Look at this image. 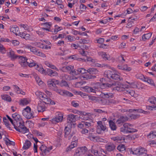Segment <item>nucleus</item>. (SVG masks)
Wrapping results in <instances>:
<instances>
[{
  "label": "nucleus",
  "mask_w": 156,
  "mask_h": 156,
  "mask_svg": "<svg viewBox=\"0 0 156 156\" xmlns=\"http://www.w3.org/2000/svg\"><path fill=\"white\" fill-rule=\"evenodd\" d=\"M44 64L46 66L52 69L58 71H59V69L56 67L55 66L52 64L50 62L46 61L44 62Z\"/></svg>",
  "instance_id": "25"
},
{
  "label": "nucleus",
  "mask_w": 156,
  "mask_h": 156,
  "mask_svg": "<svg viewBox=\"0 0 156 156\" xmlns=\"http://www.w3.org/2000/svg\"><path fill=\"white\" fill-rule=\"evenodd\" d=\"M87 73L90 74H98V71L96 69L94 68H90L87 70Z\"/></svg>",
  "instance_id": "33"
},
{
  "label": "nucleus",
  "mask_w": 156,
  "mask_h": 156,
  "mask_svg": "<svg viewBox=\"0 0 156 156\" xmlns=\"http://www.w3.org/2000/svg\"><path fill=\"white\" fill-rule=\"evenodd\" d=\"M136 111L137 112L141 113H144V114H148L149 113V112L145 111L144 110H143L141 109H131V110H129V111L130 112H132V111Z\"/></svg>",
  "instance_id": "38"
},
{
  "label": "nucleus",
  "mask_w": 156,
  "mask_h": 156,
  "mask_svg": "<svg viewBox=\"0 0 156 156\" xmlns=\"http://www.w3.org/2000/svg\"><path fill=\"white\" fill-rule=\"evenodd\" d=\"M87 149L86 147H78L74 156H82L87 152Z\"/></svg>",
  "instance_id": "8"
},
{
  "label": "nucleus",
  "mask_w": 156,
  "mask_h": 156,
  "mask_svg": "<svg viewBox=\"0 0 156 156\" xmlns=\"http://www.w3.org/2000/svg\"><path fill=\"white\" fill-rule=\"evenodd\" d=\"M34 114V112L31 111V108L28 106L24 108L22 111L23 115L28 119L33 118Z\"/></svg>",
  "instance_id": "6"
},
{
  "label": "nucleus",
  "mask_w": 156,
  "mask_h": 156,
  "mask_svg": "<svg viewBox=\"0 0 156 156\" xmlns=\"http://www.w3.org/2000/svg\"><path fill=\"white\" fill-rule=\"evenodd\" d=\"M87 57L86 59H83V60H84V62H86L87 61L88 62H92V63H94L95 62V60L94 59H92V58L90 57H88L87 56H86Z\"/></svg>",
  "instance_id": "60"
},
{
  "label": "nucleus",
  "mask_w": 156,
  "mask_h": 156,
  "mask_svg": "<svg viewBox=\"0 0 156 156\" xmlns=\"http://www.w3.org/2000/svg\"><path fill=\"white\" fill-rule=\"evenodd\" d=\"M13 125L14 128L18 131L25 133L28 132V130L25 126L24 123L20 115L17 113L12 115Z\"/></svg>",
  "instance_id": "1"
},
{
  "label": "nucleus",
  "mask_w": 156,
  "mask_h": 156,
  "mask_svg": "<svg viewBox=\"0 0 156 156\" xmlns=\"http://www.w3.org/2000/svg\"><path fill=\"white\" fill-rule=\"evenodd\" d=\"M7 55L11 59H14L16 58L14 51L10 48L9 49L8 51L7 52Z\"/></svg>",
  "instance_id": "24"
},
{
  "label": "nucleus",
  "mask_w": 156,
  "mask_h": 156,
  "mask_svg": "<svg viewBox=\"0 0 156 156\" xmlns=\"http://www.w3.org/2000/svg\"><path fill=\"white\" fill-rule=\"evenodd\" d=\"M152 33H149L144 34L142 37V40L145 41L147 39H148L151 36Z\"/></svg>",
  "instance_id": "43"
},
{
  "label": "nucleus",
  "mask_w": 156,
  "mask_h": 156,
  "mask_svg": "<svg viewBox=\"0 0 156 156\" xmlns=\"http://www.w3.org/2000/svg\"><path fill=\"white\" fill-rule=\"evenodd\" d=\"M149 138H154L156 137V131H151L147 136Z\"/></svg>",
  "instance_id": "53"
},
{
  "label": "nucleus",
  "mask_w": 156,
  "mask_h": 156,
  "mask_svg": "<svg viewBox=\"0 0 156 156\" xmlns=\"http://www.w3.org/2000/svg\"><path fill=\"white\" fill-rule=\"evenodd\" d=\"M48 75L51 77H56L58 76V73L56 71L50 69H47V70H45L44 75Z\"/></svg>",
  "instance_id": "13"
},
{
  "label": "nucleus",
  "mask_w": 156,
  "mask_h": 156,
  "mask_svg": "<svg viewBox=\"0 0 156 156\" xmlns=\"http://www.w3.org/2000/svg\"><path fill=\"white\" fill-rule=\"evenodd\" d=\"M63 117V114L59 112H56L55 115L52 119V122L53 123L59 122L62 121Z\"/></svg>",
  "instance_id": "7"
},
{
  "label": "nucleus",
  "mask_w": 156,
  "mask_h": 156,
  "mask_svg": "<svg viewBox=\"0 0 156 156\" xmlns=\"http://www.w3.org/2000/svg\"><path fill=\"white\" fill-rule=\"evenodd\" d=\"M64 132L65 133V136L66 137L68 136L69 134L71 133V129L68 126H66L65 128Z\"/></svg>",
  "instance_id": "44"
},
{
  "label": "nucleus",
  "mask_w": 156,
  "mask_h": 156,
  "mask_svg": "<svg viewBox=\"0 0 156 156\" xmlns=\"http://www.w3.org/2000/svg\"><path fill=\"white\" fill-rule=\"evenodd\" d=\"M30 51L32 52L34 54L37 55L38 56H41L44 57L45 56V55L41 52L38 51L36 48L34 47H32Z\"/></svg>",
  "instance_id": "18"
},
{
  "label": "nucleus",
  "mask_w": 156,
  "mask_h": 156,
  "mask_svg": "<svg viewBox=\"0 0 156 156\" xmlns=\"http://www.w3.org/2000/svg\"><path fill=\"white\" fill-rule=\"evenodd\" d=\"M88 97L89 100H92L95 102L98 103L99 98L92 96H88Z\"/></svg>",
  "instance_id": "46"
},
{
  "label": "nucleus",
  "mask_w": 156,
  "mask_h": 156,
  "mask_svg": "<svg viewBox=\"0 0 156 156\" xmlns=\"http://www.w3.org/2000/svg\"><path fill=\"white\" fill-rule=\"evenodd\" d=\"M128 119L126 116H121L116 120V122L118 124H121L127 121Z\"/></svg>",
  "instance_id": "23"
},
{
  "label": "nucleus",
  "mask_w": 156,
  "mask_h": 156,
  "mask_svg": "<svg viewBox=\"0 0 156 156\" xmlns=\"http://www.w3.org/2000/svg\"><path fill=\"white\" fill-rule=\"evenodd\" d=\"M123 126L126 129L128 133H131L136 132V129L132 128L133 126L132 125L126 123L123 125Z\"/></svg>",
  "instance_id": "17"
},
{
  "label": "nucleus",
  "mask_w": 156,
  "mask_h": 156,
  "mask_svg": "<svg viewBox=\"0 0 156 156\" xmlns=\"http://www.w3.org/2000/svg\"><path fill=\"white\" fill-rule=\"evenodd\" d=\"M77 146V141L76 140L74 141H72L71 142V144L66 148V151H70L72 149L76 147Z\"/></svg>",
  "instance_id": "27"
},
{
  "label": "nucleus",
  "mask_w": 156,
  "mask_h": 156,
  "mask_svg": "<svg viewBox=\"0 0 156 156\" xmlns=\"http://www.w3.org/2000/svg\"><path fill=\"white\" fill-rule=\"evenodd\" d=\"M126 82L129 84V86L130 87L133 88H136V85L133 81L130 82H128L126 81Z\"/></svg>",
  "instance_id": "59"
},
{
  "label": "nucleus",
  "mask_w": 156,
  "mask_h": 156,
  "mask_svg": "<svg viewBox=\"0 0 156 156\" xmlns=\"http://www.w3.org/2000/svg\"><path fill=\"white\" fill-rule=\"evenodd\" d=\"M78 50L80 54L83 56H87L88 54V52L85 51L84 49H82L81 48L78 49Z\"/></svg>",
  "instance_id": "48"
},
{
  "label": "nucleus",
  "mask_w": 156,
  "mask_h": 156,
  "mask_svg": "<svg viewBox=\"0 0 156 156\" xmlns=\"http://www.w3.org/2000/svg\"><path fill=\"white\" fill-rule=\"evenodd\" d=\"M77 71L79 73L81 74H84L87 73V70L83 68H80L77 69Z\"/></svg>",
  "instance_id": "56"
},
{
  "label": "nucleus",
  "mask_w": 156,
  "mask_h": 156,
  "mask_svg": "<svg viewBox=\"0 0 156 156\" xmlns=\"http://www.w3.org/2000/svg\"><path fill=\"white\" fill-rule=\"evenodd\" d=\"M98 147H99L96 145H94L91 146V152L93 153L94 155H97L98 154V151L97 149Z\"/></svg>",
  "instance_id": "31"
},
{
  "label": "nucleus",
  "mask_w": 156,
  "mask_h": 156,
  "mask_svg": "<svg viewBox=\"0 0 156 156\" xmlns=\"http://www.w3.org/2000/svg\"><path fill=\"white\" fill-rule=\"evenodd\" d=\"M99 55L101 56L102 58L105 60H108L109 61H111L113 62L115 61V58L113 57L110 56L108 54H107L106 52H100L98 53Z\"/></svg>",
  "instance_id": "11"
},
{
  "label": "nucleus",
  "mask_w": 156,
  "mask_h": 156,
  "mask_svg": "<svg viewBox=\"0 0 156 156\" xmlns=\"http://www.w3.org/2000/svg\"><path fill=\"white\" fill-rule=\"evenodd\" d=\"M19 28L16 26H12L10 27V30L11 32L17 34V33L18 32Z\"/></svg>",
  "instance_id": "36"
},
{
  "label": "nucleus",
  "mask_w": 156,
  "mask_h": 156,
  "mask_svg": "<svg viewBox=\"0 0 156 156\" xmlns=\"http://www.w3.org/2000/svg\"><path fill=\"white\" fill-rule=\"evenodd\" d=\"M52 149V147H47L43 145H41L40 147V149L41 151V154L43 156H45Z\"/></svg>",
  "instance_id": "10"
},
{
  "label": "nucleus",
  "mask_w": 156,
  "mask_h": 156,
  "mask_svg": "<svg viewBox=\"0 0 156 156\" xmlns=\"http://www.w3.org/2000/svg\"><path fill=\"white\" fill-rule=\"evenodd\" d=\"M27 59L26 57L23 56H20L19 57V62L21 66L24 67L27 65Z\"/></svg>",
  "instance_id": "14"
},
{
  "label": "nucleus",
  "mask_w": 156,
  "mask_h": 156,
  "mask_svg": "<svg viewBox=\"0 0 156 156\" xmlns=\"http://www.w3.org/2000/svg\"><path fill=\"white\" fill-rule=\"evenodd\" d=\"M148 101L151 104H156V98L152 96L149 98Z\"/></svg>",
  "instance_id": "50"
},
{
  "label": "nucleus",
  "mask_w": 156,
  "mask_h": 156,
  "mask_svg": "<svg viewBox=\"0 0 156 156\" xmlns=\"http://www.w3.org/2000/svg\"><path fill=\"white\" fill-rule=\"evenodd\" d=\"M30 101L26 98H24L20 100V105H27L28 104Z\"/></svg>",
  "instance_id": "40"
},
{
  "label": "nucleus",
  "mask_w": 156,
  "mask_h": 156,
  "mask_svg": "<svg viewBox=\"0 0 156 156\" xmlns=\"http://www.w3.org/2000/svg\"><path fill=\"white\" fill-rule=\"evenodd\" d=\"M27 65L30 67H31L34 66H36L37 64L36 62L31 59H29L27 61Z\"/></svg>",
  "instance_id": "34"
},
{
  "label": "nucleus",
  "mask_w": 156,
  "mask_h": 156,
  "mask_svg": "<svg viewBox=\"0 0 156 156\" xmlns=\"http://www.w3.org/2000/svg\"><path fill=\"white\" fill-rule=\"evenodd\" d=\"M74 66L72 65L67 66L60 68L59 69L63 72H70L71 70L73 69Z\"/></svg>",
  "instance_id": "22"
},
{
  "label": "nucleus",
  "mask_w": 156,
  "mask_h": 156,
  "mask_svg": "<svg viewBox=\"0 0 156 156\" xmlns=\"http://www.w3.org/2000/svg\"><path fill=\"white\" fill-rule=\"evenodd\" d=\"M35 68L36 69L39 71V72L40 73H41L44 75V73H45L46 70L43 68L42 66H39L37 64Z\"/></svg>",
  "instance_id": "30"
},
{
  "label": "nucleus",
  "mask_w": 156,
  "mask_h": 156,
  "mask_svg": "<svg viewBox=\"0 0 156 156\" xmlns=\"http://www.w3.org/2000/svg\"><path fill=\"white\" fill-rule=\"evenodd\" d=\"M111 139L112 140L116 142L120 143L125 142V139L120 136L112 137Z\"/></svg>",
  "instance_id": "20"
},
{
  "label": "nucleus",
  "mask_w": 156,
  "mask_h": 156,
  "mask_svg": "<svg viewBox=\"0 0 156 156\" xmlns=\"http://www.w3.org/2000/svg\"><path fill=\"white\" fill-rule=\"evenodd\" d=\"M103 85L107 87H111L113 90H117L119 91H124L125 89L121 87L119 83H104Z\"/></svg>",
  "instance_id": "3"
},
{
  "label": "nucleus",
  "mask_w": 156,
  "mask_h": 156,
  "mask_svg": "<svg viewBox=\"0 0 156 156\" xmlns=\"http://www.w3.org/2000/svg\"><path fill=\"white\" fill-rule=\"evenodd\" d=\"M100 97L103 98L100 99L99 98L98 103L103 105H108V99L105 98H112L113 97V95L110 93H104L101 92L100 95Z\"/></svg>",
  "instance_id": "2"
},
{
  "label": "nucleus",
  "mask_w": 156,
  "mask_h": 156,
  "mask_svg": "<svg viewBox=\"0 0 156 156\" xmlns=\"http://www.w3.org/2000/svg\"><path fill=\"white\" fill-rule=\"evenodd\" d=\"M36 95L40 99H42V98L45 97V94L41 92L40 91H37L35 92Z\"/></svg>",
  "instance_id": "35"
},
{
  "label": "nucleus",
  "mask_w": 156,
  "mask_h": 156,
  "mask_svg": "<svg viewBox=\"0 0 156 156\" xmlns=\"http://www.w3.org/2000/svg\"><path fill=\"white\" fill-rule=\"evenodd\" d=\"M53 90L61 95H67L70 97L72 96L73 94L70 92L65 90H62L58 89L56 86L52 89Z\"/></svg>",
  "instance_id": "9"
},
{
  "label": "nucleus",
  "mask_w": 156,
  "mask_h": 156,
  "mask_svg": "<svg viewBox=\"0 0 156 156\" xmlns=\"http://www.w3.org/2000/svg\"><path fill=\"white\" fill-rule=\"evenodd\" d=\"M42 100L43 101L42 102H44L45 103V105L49 104L51 99L47 97L46 95H45V97H44V98H42Z\"/></svg>",
  "instance_id": "51"
},
{
  "label": "nucleus",
  "mask_w": 156,
  "mask_h": 156,
  "mask_svg": "<svg viewBox=\"0 0 156 156\" xmlns=\"http://www.w3.org/2000/svg\"><path fill=\"white\" fill-rule=\"evenodd\" d=\"M83 123H84V126L86 128L89 127L91 126L93 124V122H82Z\"/></svg>",
  "instance_id": "62"
},
{
  "label": "nucleus",
  "mask_w": 156,
  "mask_h": 156,
  "mask_svg": "<svg viewBox=\"0 0 156 156\" xmlns=\"http://www.w3.org/2000/svg\"><path fill=\"white\" fill-rule=\"evenodd\" d=\"M144 81L147 82L151 85L154 86L155 84L153 81L149 77H146L144 78Z\"/></svg>",
  "instance_id": "42"
},
{
  "label": "nucleus",
  "mask_w": 156,
  "mask_h": 156,
  "mask_svg": "<svg viewBox=\"0 0 156 156\" xmlns=\"http://www.w3.org/2000/svg\"><path fill=\"white\" fill-rule=\"evenodd\" d=\"M98 126H97V132L98 133H100L101 131H104L106 129V127L104 124L102 123L101 121H98L97 122Z\"/></svg>",
  "instance_id": "12"
},
{
  "label": "nucleus",
  "mask_w": 156,
  "mask_h": 156,
  "mask_svg": "<svg viewBox=\"0 0 156 156\" xmlns=\"http://www.w3.org/2000/svg\"><path fill=\"white\" fill-rule=\"evenodd\" d=\"M20 26L23 28L24 30H27L28 31H30L32 30V28L28 26L27 24H21L20 25Z\"/></svg>",
  "instance_id": "47"
},
{
  "label": "nucleus",
  "mask_w": 156,
  "mask_h": 156,
  "mask_svg": "<svg viewBox=\"0 0 156 156\" xmlns=\"http://www.w3.org/2000/svg\"><path fill=\"white\" fill-rule=\"evenodd\" d=\"M85 91L89 93L96 92V88L95 87H90L88 86H86L83 88Z\"/></svg>",
  "instance_id": "28"
},
{
  "label": "nucleus",
  "mask_w": 156,
  "mask_h": 156,
  "mask_svg": "<svg viewBox=\"0 0 156 156\" xmlns=\"http://www.w3.org/2000/svg\"><path fill=\"white\" fill-rule=\"evenodd\" d=\"M55 27L56 28L54 29V31L55 34L57 33L58 32L62 29V27H58L57 25H55Z\"/></svg>",
  "instance_id": "57"
},
{
  "label": "nucleus",
  "mask_w": 156,
  "mask_h": 156,
  "mask_svg": "<svg viewBox=\"0 0 156 156\" xmlns=\"http://www.w3.org/2000/svg\"><path fill=\"white\" fill-rule=\"evenodd\" d=\"M55 82H56L57 84H58L59 83V81L58 80H55L54 79L48 80L47 82L48 86L50 88L52 89L56 86L55 83Z\"/></svg>",
  "instance_id": "16"
},
{
  "label": "nucleus",
  "mask_w": 156,
  "mask_h": 156,
  "mask_svg": "<svg viewBox=\"0 0 156 156\" xmlns=\"http://www.w3.org/2000/svg\"><path fill=\"white\" fill-rule=\"evenodd\" d=\"M109 126L111 129L113 130H115L116 129V126L115 123L112 120L109 121Z\"/></svg>",
  "instance_id": "41"
},
{
  "label": "nucleus",
  "mask_w": 156,
  "mask_h": 156,
  "mask_svg": "<svg viewBox=\"0 0 156 156\" xmlns=\"http://www.w3.org/2000/svg\"><path fill=\"white\" fill-rule=\"evenodd\" d=\"M70 58L74 60H77L80 61L81 60H83V59L81 58H78L76 55H74L71 56L70 57Z\"/></svg>",
  "instance_id": "61"
},
{
  "label": "nucleus",
  "mask_w": 156,
  "mask_h": 156,
  "mask_svg": "<svg viewBox=\"0 0 156 156\" xmlns=\"http://www.w3.org/2000/svg\"><path fill=\"white\" fill-rule=\"evenodd\" d=\"M96 142L99 143H106L108 141L107 140L102 138L100 136H97V137L96 138Z\"/></svg>",
  "instance_id": "52"
},
{
  "label": "nucleus",
  "mask_w": 156,
  "mask_h": 156,
  "mask_svg": "<svg viewBox=\"0 0 156 156\" xmlns=\"http://www.w3.org/2000/svg\"><path fill=\"white\" fill-rule=\"evenodd\" d=\"M105 75H106L107 78H111L114 80H118L119 79L121 80L120 73L115 71L108 70L105 73Z\"/></svg>",
  "instance_id": "5"
},
{
  "label": "nucleus",
  "mask_w": 156,
  "mask_h": 156,
  "mask_svg": "<svg viewBox=\"0 0 156 156\" xmlns=\"http://www.w3.org/2000/svg\"><path fill=\"white\" fill-rule=\"evenodd\" d=\"M5 48L4 46L0 44V52L2 54H5L6 52Z\"/></svg>",
  "instance_id": "55"
},
{
  "label": "nucleus",
  "mask_w": 156,
  "mask_h": 156,
  "mask_svg": "<svg viewBox=\"0 0 156 156\" xmlns=\"http://www.w3.org/2000/svg\"><path fill=\"white\" fill-rule=\"evenodd\" d=\"M96 77L95 76H92L91 75H86L84 76H81L80 78L81 80H83V79H86V80H88L90 79H94Z\"/></svg>",
  "instance_id": "37"
},
{
  "label": "nucleus",
  "mask_w": 156,
  "mask_h": 156,
  "mask_svg": "<svg viewBox=\"0 0 156 156\" xmlns=\"http://www.w3.org/2000/svg\"><path fill=\"white\" fill-rule=\"evenodd\" d=\"M137 17H136L135 18H133V17L131 16L129 18V19L128 20V23L127 24V26L126 27L128 28H130L132 26L133 24V20L136 19Z\"/></svg>",
  "instance_id": "29"
},
{
  "label": "nucleus",
  "mask_w": 156,
  "mask_h": 156,
  "mask_svg": "<svg viewBox=\"0 0 156 156\" xmlns=\"http://www.w3.org/2000/svg\"><path fill=\"white\" fill-rule=\"evenodd\" d=\"M133 154L138 155L139 156H152L151 154H147V151L142 147L133 148L132 151Z\"/></svg>",
  "instance_id": "4"
},
{
  "label": "nucleus",
  "mask_w": 156,
  "mask_h": 156,
  "mask_svg": "<svg viewBox=\"0 0 156 156\" xmlns=\"http://www.w3.org/2000/svg\"><path fill=\"white\" fill-rule=\"evenodd\" d=\"M90 42V41L89 40L82 39L80 40L79 42L81 44H87Z\"/></svg>",
  "instance_id": "63"
},
{
  "label": "nucleus",
  "mask_w": 156,
  "mask_h": 156,
  "mask_svg": "<svg viewBox=\"0 0 156 156\" xmlns=\"http://www.w3.org/2000/svg\"><path fill=\"white\" fill-rule=\"evenodd\" d=\"M117 149L120 152H122L125 151L126 150V147L125 146L122 144H120L117 147Z\"/></svg>",
  "instance_id": "45"
},
{
  "label": "nucleus",
  "mask_w": 156,
  "mask_h": 156,
  "mask_svg": "<svg viewBox=\"0 0 156 156\" xmlns=\"http://www.w3.org/2000/svg\"><path fill=\"white\" fill-rule=\"evenodd\" d=\"M71 112L74 113L76 114H77L80 115V114H83V115H87V113H85V114L84 112L83 113L82 112H80V111H78V110H77L76 109H75L72 110V111H71Z\"/></svg>",
  "instance_id": "58"
},
{
  "label": "nucleus",
  "mask_w": 156,
  "mask_h": 156,
  "mask_svg": "<svg viewBox=\"0 0 156 156\" xmlns=\"http://www.w3.org/2000/svg\"><path fill=\"white\" fill-rule=\"evenodd\" d=\"M2 98L5 101H11V99L10 97L7 94H3L1 95Z\"/></svg>",
  "instance_id": "39"
},
{
  "label": "nucleus",
  "mask_w": 156,
  "mask_h": 156,
  "mask_svg": "<svg viewBox=\"0 0 156 156\" xmlns=\"http://www.w3.org/2000/svg\"><path fill=\"white\" fill-rule=\"evenodd\" d=\"M124 91L125 93L128 94L133 97L134 96L135 93L134 91L132 90L125 89Z\"/></svg>",
  "instance_id": "49"
},
{
  "label": "nucleus",
  "mask_w": 156,
  "mask_h": 156,
  "mask_svg": "<svg viewBox=\"0 0 156 156\" xmlns=\"http://www.w3.org/2000/svg\"><path fill=\"white\" fill-rule=\"evenodd\" d=\"M31 145L30 142L28 140L25 141L24 144L23 145V150L28 149L30 147Z\"/></svg>",
  "instance_id": "32"
},
{
  "label": "nucleus",
  "mask_w": 156,
  "mask_h": 156,
  "mask_svg": "<svg viewBox=\"0 0 156 156\" xmlns=\"http://www.w3.org/2000/svg\"><path fill=\"white\" fill-rule=\"evenodd\" d=\"M97 136H95L93 134L90 133L89 134L88 138L92 141H96V138Z\"/></svg>",
  "instance_id": "54"
},
{
  "label": "nucleus",
  "mask_w": 156,
  "mask_h": 156,
  "mask_svg": "<svg viewBox=\"0 0 156 156\" xmlns=\"http://www.w3.org/2000/svg\"><path fill=\"white\" fill-rule=\"evenodd\" d=\"M117 103V101L113 99H108V105L111 104H115Z\"/></svg>",
  "instance_id": "64"
},
{
  "label": "nucleus",
  "mask_w": 156,
  "mask_h": 156,
  "mask_svg": "<svg viewBox=\"0 0 156 156\" xmlns=\"http://www.w3.org/2000/svg\"><path fill=\"white\" fill-rule=\"evenodd\" d=\"M105 148L108 151L111 152L115 150V146L113 143H110L106 145Z\"/></svg>",
  "instance_id": "19"
},
{
  "label": "nucleus",
  "mask_w": 156,
  "mask_h": 156,
  "mask_svg": "<svg viewBox=\"0 0 156 156\" xmlns=\"http://www.w3.org/2000/svg\"><path fill=\"white\" fill-rule=\"evenodd\" d=\"M117 67L119 69L125 70L126 71H129L131 70L132 69L131 67H128V65L126 64L124 65L119 64L117 66Z\"/></svg>",
  "instance_id": "21"
},
{
  "label": "nucleus",
  "mask_w": 156,
  "mask_h": 156,
  "mask_svg": "<svg viewBox=\"0 0 156 156\" xmlns=\"http://www.w3.org/2000/svg\"><path fill=\"white\" fill-rule=\"evenodd\" d=\"M76 119L75 116L74 115L70 114L68 115L67 120L68 122L70 123L71 125H72L71 123L75 122Z\"/></svg>",
  "instance_id": "26"
},
{
  "label": "nucleus",
  "mask_w": 156,
  "mask_h": 156,
  "mask_svg": "<svg viewBox=\"0 0 156 156\" xmlns=\"http://www.w3.org/2000/svg\"><path fill=\"white\" fill-rule=\"evenodd\" d=\"M46 108L45 103L42 102H38L37 107V110L38 112H42L44 111Z\"/></svg>",
  "instance_id": "15"
}]
</instances>
